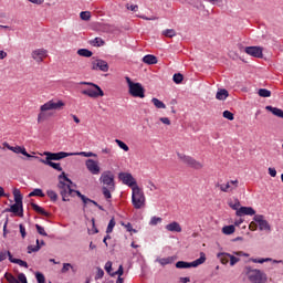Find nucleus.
<instances>
[{
  "label": "nucleus",
  "instance_id": "19",
  "mask_svg": "<svg viewBox=\"0 0 283 283\" xmlns=\"http://www.w3.org/2000/svg\"><path fill=\"white\" fill-rule=\"evenodd\" d=\"M39 163H42L43 165H46L48 167L55 169V171H63V167H61V163H54L53 160H50V159H39Z\"/></svg>",
  "mask_w": 283,
  "mask_h": 283
},
{
  "label": "nucleus",
  "instance_id": "38",
  "mask_svg": "<svg viewBox=\"0 0 283 283\" xmlns=\"http://www.w3.org/2000/svg\"><path fill=\"white\" fill-rule=\"evenodd\" d=\"M151 103L155 105V107L157 109H167V105L165 104V102H163L156 97L151 98Z\"/></svg>",
  "mask_w": 283,
  "mask_h": 283
},
{
  "label": "nucleus",
  "instance_id": "64",
  "mask_svg": "<svg viewBox=\"0 0 283 283\" xmlns=\"http://www.w3.org/2000/svg\"><path fill=\"white\" fill-rule=\"evenodd\" d=\"M57 178H59V180H62L63 182L70 181V177H67V174H65V171H62Z\"/></svg>",
  "mask_w": 283,
  "mask_h": 283
},
{
  "label": "nucleus",
  "instance_id": "60",
  "mask_svg": "<svg viewBox=\"0 0 283 283\" xmlns=\"http://www.w3.org/2000/svg\"><path fill=\"white\" fill-rule=\"evenodd\" d=\"M97 272L95 274V280H103V277L105 276V271L103 270V268H96Z\"/></svg>",
  "mask_w": 283,
  "mask_h": 283
},
{
  "label": "nucleus",
  "instance_id": "44",
  "mask_svg": "<svg viewBox=\"0 0 283 283\" xmlns=\"http://www.w3.org/2000/svg\"><path fill=\"white\" fill-rule=\"evenodd\" d=\"M10 256H13L12 252H10V250L0 251V262H3L4 260H9V262H10Z\"/></svg>",
  "mask_w": 283,
  "mask_h": 283
},
{
  "label": "nucleus",
  "instance_id": "6",
  "mask_svg": "<svg viewBox=\"0 0 283 283\" xmlns=\"http://www.w3.org/2000/svg\"><path fill=\"white\" fill-rule=\"evenodd\" d=\"M115 178L114 172L111 170H105L99 177V182H102V185H106V187H109L111 191H114V189H116Z\"/></svg>",
  "mask_w": 283,
  "mask_h": 283
},
{
  "label": "nucleus",
  "instance_id": "5",
  "mask_svg": "<svg viewBox=\"0 0 283 283\" xmlns=\"http://www.w3.org/2000/svg\"><path fill=\"white\" fill-rule=\"evenodd\" d=\"M132 205L134 209H143L145 207V192H143V189L135 188L132 190Z\"/></svg>",
  "mask_w": 283,
  "mask_h": 283
},
{
  "label": "nucleus",
  "instance_id": "21",
  "mask_svg": "<svg viewBox=\"0 0 283 283\" xmlns=\"http://www.w3.org/2000/svg\"><path fill=\"white\" fill-rule=\"evenodd\" d=\"M142 61L145 65H156L158 63V56L154 54H146L143 56Z\"/></svg>",
  "mask_w": 283,
  "mask_h": 283
},
{
  "label": "nucleus",
  "instance_id": "28",
  "mask_svg": "<svg viewBox=\"0 0 283 283\" xmlns=\"http://www.w3.org/2000/svg\"><path fill=\"white\" fill-rule=\"evenodd\" d=\"M77 198L82 201L83 209H87L90 207L92 199L88 198L87 196L83 195L82 192H77Z\"/></svg>",
  "mask_w": 283,
  "mask_h": 283
},
{
  "label": "nucleus",
  "instance_id": "35",
  "mask_svg": "<svg viewBox=\"0 0 283 283\" xmlns=\"http://www.w3.org/2000/svg\"><path fill=\"white\" fill-rule=\"evenodd\" d=\"M90 45H92L93 48H103V45H105V40L97 36L90 41Z\"/></svg>",
  "mask_w": 283,
  "mask_h": 283
},
{
  "label": "nucleus",
  "instance_id": "31",
  "mask_svg": "<svg viewBox=\"0 0 283 283\" xmlns=\"http://www.w3.org/2000/svg\"><path fill=\"white\" fill-rule=\"evenodd\" d=\"M227 255H230V253L229 252H219V253H217L218 260H220L221 264H223V265L229 264L230 256H227Z\"/></svg>",
  "mask_w": 283,
  "mask_h": 283
},
{
  "label": "nucleus",
  "instance_id": "34",
  "mask_svg": "<svg viewBox=\"0 0 283 283\" xmlns=\"http://www.w3.org/2000/svg\"><path fill=\"white\" fill-rule=\"evenodd\" d=\"M73 156H83L84 158H97L98 155L93 151H77V153H72Z\"/></svg>",
  "mask_w": 283,
  "mask_h": 283
},
{
  "label": "nucleus",
  "instance_id": "40",
  "mask_svg": "<svg viewBox=\"0 0 283 283\" xmlns=\"http://www.w3.org/2000/svg\"><path fill=\"white\" fill-rule=\"evenodd\" d=\"M228 205H229L230 209L235 211V213H238V211H240V207H242L240 203V199H235L234 203H233V201H230V202H228Z\"/></svg>",
  "mask_w": 283,
  "mask_h": 283
},
{
  "label": "nucleus",
  "instance_id": "59",
  "mask_svg": "<svg viewBox=\"0 0 283 283\" xmlns=\"http://www.w3.org/2000/svg\"><path fill=\"white\" fill-rule=\"evenodd\" d=\"M24 149H25L24 146L17 145V146H12L11 151H13V154H21L22 155Z\"/></svg>",
  "mask_w": 283,
  "mask_h": 283
},
{
  "label": "nucleus",
  "instance_id": "42",
  "mask_svg": "<svg viewBox=\"0 0 283 283\" xmlns=\"http://www.w3.org/2000/svg\"><path fill=\"white\" fill-rule=\"evenodd\" d=\"M114 227H116V219L114 217L111 218V220L108 221L107 228H106V233H113L114 231Z\"/></svg>",
  "mask_w": 283,
  "mask_h": 283
},
{
  "label": "nucleus",
  "instance_id": "13",
  "mask_svg": "<svg viewBox=\"0 0 283 283\" xmlns=\"http://www.w3.org/2000/svg\"><path fill=\"white\" fill-rule=\"evenodd\" d=\"M2 213H14L18 218H23V203H11L9 208H6Z\"/></svg>",
  "mask_w": 283,
  "mask_h": 283
},
{
  "label": "nucleus",
  "instance_id": "3",
  "mask_svg": "<svg viewBox=\"0 0 283 283\" xmlns=\"http://www.w3.org/2000/svg\"><path fill=\"white\" fill-rule=\"evenodd\" d=\"M205 262H207V254H205V252H200V256L198 259H196L192 262H188V261H177L175 263L176 269H198V266H200V264H205Z\"/></svg>",
  "mask_w": 283,
  "mask_h": 283
},
{
  "label": "nucleus",
  "instance_id": "53",
  "mask_svg": "<svg viewBox=\"0 0 283 283\" xmlns=\"http://www.w3.org/2000/svg\"><path fill=\"white\" fill-rule=\"evenodd\" d=\"M222 116L227 118V120H235V115L229 109L223 111Z\"/></svg>",
  "mask_w": 283,
  "mask_h": 283
},
{
  "label": "nucleus",
  "instance_id": "45",
  "mask_svg": "<svg viewBox=\"0 0 283 283\" xmlns=\"http://www.w3.org/2000/svg\"><path fill=\"white\" fill-rule=\"evenodd\" d=\"M104 271H106V273L112 277V275L114 274V268H113L112 261H107L105 263Z\"/></svg>",
  "mask_w": 283,
  "mask_h": 283
},
{
  "label": "nucleus",
  "instance_id": "37",
  "mask_svg": "<svg viewBox=\"0 0 283 283\" xmlns=\"http://www.w3.org/2000/svg\"><path fill=\"white\" fill-rule=\"evenodd\" d=\"M182 81H185V75L180 72H177L172 75V82L176 85H182Z\"/></svg>",
  "mask_w": 283,
  "mask_h": 283
},
{
  "label": "nucleus",
  "instance_id": "29",
  "mask_svg": "<svg viewBox=\"0 0 283 283\" xmlns=\"http://www.w3.org/2000/svg\"><path fill=\"white\" fill-rule=\"evenodd\" d=\"M29 198H45V192L41 188H34L29 195Z\"/></svg>",
  "mask_w": 283,
  "mask_h": 283
},
{
  "label": "nucleus",
  "instance_id": "50",
  "mask_svg": "<svg viewBox=\"0 0 283 283\" xmlns=\"http://www.w3.org/2000/svg\"><path fill=\"white\" fill-rule=\"evenodd\" d=\"M35 229L39 235H42L43 238H48V232L45 231V228H43V226L36 223Z\"/></svg>",
  "mask_w": 283,
  "mask_h": 283
},
{
  "label": "nucleus",
  "instance_id": "12",
  "mask_svg": "<svg viewBox=\"0 0 283 283\" xmlns=\"http://www.w3.org/2000/svg\"><path fill=\"white\" fill-rule=\"evenodd\" d=\"M44 156L46 160H63V158H70V156H74V154L66 151H44Z\"/></svg>",
  "mask_w": 283,
  "mask_h": 283
},
{
  "label": "nucleus",
  "instance_id": "33",
  "mask_svg": "<svg viewBox=\"0 0 283 283\" xmlns=\"http://www.w3.org/2000/svg\"><path fill=\"white\" fill-rule=\"evenodd\" d=\"M77 54L78 56H84V59H92L94 56V52L90 49H78Z\"/></svg>",
  "mask_w": 283,
  "mask_h": 283
},
{
  "label": "nucleus",
  "instance_id": "47",
  "mask_svg": "<svg viewBox=\"0 0 283 283\" xmlns=\"http://www.w3.org/2000/svg\"><path fill=\"white\" fill-rule=\"evenodd\" d=\"M22 156L25 157V160H39L41 159V157L35 156V155H30V153H28V150L24 148V150H22Z\"/></svg>",
  "mask_w": 283,
  "mask_h": 283
},
{
  "label": "nucleus",
  "instance_id": "49",
  "mask_svg": "<svg viewBox=\"0 0 283 283\" xmlns=\"http://www.w3.org/2000/svg\"><path fill=\"white\" fill-rule=\"evenodd\" d=\"M123 277V275H125V268L123 266V264H120L117 269V271L113 272L112 277Z\"/></svg>",
  "mask_w": 283,
  "mask_h": 283
},
{
  "label": "nucleus",
  "instance_id": "54",
  "mask_svg": "<svg viewBox=\"0 0 283 283\" xmlns=\"http://www.w3.org/2000/svg\"><path fill=\"white\" fill-rule=\"evenodd\" d=\"M227 258H230V266H235L238 262H240V258L233 255V254H226Z\"/></svg>",
  "mask_w": 283,
  "mask_h": 283
},
{
  "label": "nucleus",
  "instance_id": "43",
  "mask_svg": "<svg viewBox=\"0 0 283 283\" xmlns=\"http://www.w3.org/2000/svg\"><path fill=\"white\" fill-rule=\"evenodd\" d=\"M46 196L50 198L51 202H56L59 200V193L54 190H46Z\"/></svg>",
  "mask_w": 283,
  "mask_h": 283
},
{
  "label": "nucleus",
  "instance_id": "26",
  "mask_svg": "<svg viewBox=\"0 0 283 283\" xmlns=\"http://www.w3.org/2000/svg\"><path fill=\"white\" fill-rule=\"evenodd\" d=\"M43 56H48V50L45 49H38L32 52V57L34 60L40 59V61H43Z\"/></svg>",
  "mask_w": 283,
  "mask_h": 283
},
{
  "label": "nucleus",
  "instance_id": "62",
  "mask_svg": "<svg viewBox=\"0 0 283 283\" xmlns=\"http://www.w3.org/2000/svg\"><path fill=\"white\" fill-rule=\"evenodd\" d=\"M67 187H70V185L63 180H59L57 188L61 189V191H67Z\"/></svg>",
  "mask_w": 283,
  "mask_h": 283
},
{
  "label": "nucleus",
  "instance_id": "58",
  "mask_svg": "<svg viewBox=\"0 0 283 283\" xmlns=\"http://www.w3.org/2000/svg\"><path fill=\"white\" fill-rule=\"evenodd\" d=\"M220 188V191H223V193H229V190L231 189V185L228 181L227 184L218 185Z\"/></svg>",
  "mask_w": 283,
  "mask_h": 283
},
{
  "label": "nucleus",
  "instance_id": "48",
  "mask_svg": "<svg viewBox=\"0 0 283 283\" xmlns=\"http://www.w3.org/2000/svg\"><path fill=\"white\" fill-rule=\"evenodd\" d=\"M251 262H253L254 264H264V262H271L273 259L271 258H256V259H250Z\"/></svg>",
  "mask_w": 283,
  "mask_h": 283
},
{
  "label": "nucleus",
  "instance_id": "17",
  "mask_svg": "<svg viewBox=\"0 0 283 283\" xmlns=\"http://www.w3.org/2000/svg\"><path fill=\"white\" fill-rule=\"evenodd\" d=\"M255 213H256V211L253 207H251V206H241L239 208V210H237L235 216L238 218H243V216H254L255 217L256 216Z\"/></svg>",
  "mask_w": 283,
  "mask_h": 283
},
{
  "label": "nucleus",
  "instance_id": "20",
  "mask_svg": "<svg viewBox=\"0 0 283 283\" xmlns=\"http://www.w3.org/2000/svg\"><path fill=\"white\" fill-rule=\"evenodd\" d=\"M167 231L171 233H182V227L177 221H172L166 226Z\"/></svg>",
  "mask_w": 283,
  "mask_h": 283
},
{
  "label": "nucleus",
  "instance_id": "11",
  "mask_svg": "<svg viewBox=\"0 0 283 283\" xmlns=\"http://www.w3.org/2000/svg\"><path fill=\"white\" fill-rule=\"evenodd\" d=\"M92 67L93 71L109 72V64L107 61L98 57H93Z\"/></svg>",
  "mask_w": 283,
  "mask_h": 283
},
{
  "label": "nucleus",
  "instance_id": "14",
  "mask_svg": "<svg viewBox=\"0 0 283 283\" xmlns=\"http://www.w3.org/2000/svg\"><path fill=\"white\" fill-rule=\"evenodd\" d=\"M253 220L256 222L260 231H271V223L264 219V214H255Z\"/></svg>",
  "mask_w": 283,
  "mask_h": 283
},
{
  "label": "nucleus",
  "instance_id": "27",
  "mask_svg": "<svg viewBox=\"0 0 283 283\" xmlns=\"http://www.w3.org/2000/svg\"><path fill=\"white\" fill-rule=\"evenodd\" d=\"M11 264H18V266H22L23 269H29L30 265L28 264V261H23L22 259H17L13 256H10Z\"/></svg>",
  "mask_w": 283,
  "mask_h": 283
},
{
  "label": "nucleus",
  "instance_id": "56",
  "mask_svg": "<svg viewBox=\"0 0 283 283\" xmlns=\"http://www.w3.org/2000/svg\"><path fill=\"white\" fill-rule=\"evenodd\" d=\"M19 231L22 240H25V238H28V231L25 230V226L23 223L19 224Z\"/></svg>",
  "mask_w": 283,
  "mask_h": 283
},
{
  "label": "nucleus",
  "instance_id": "51",
  "mask_svg": "<svg viewBox=\"0 0 283 283\" xmlns=\"http://www.w3.org/2000/svg\"><path fill=\"white\" fill-rule=\"evenodd\" d=\"M115 143H116L117 147H119V149H123V151H129V146H127L125 144V142H123L120 139H115Z\"/></svg>",
  "mask_w": 283,
  "mask_h": 283
},
{
  "label": "nucleus",
  "instance_id": "46",
  "mask_svg": "<svg viewBox=\"0 0 283 283\" xmlns=\"http://www.w3.org/2000/svg\"><path fill=\"white\" fill-rule=\"evenodd\" d=\"M102 193H103L105 200H112V189L103 186L102 187Z\"/></svg>",
  "mask_w": 283,
  "mask_h": 283
},
{
  "label": "nucleus",
  "instance_id": "25",
  "mask_svg": "<svg viewBox=\"0 0 283 283\" xmlns=\"http://www.w3.org/2000/svg\"><path fill=\"white\" fill-rule=\"evenodd\" d=\"M175 260H178V255L161 258L158 259L157 262H159L161 266H167V264H174Z\"/></svg>",
  "mask_w": 283,
  "mask_h": 283
},
{
  "label": "nucleus",
  "instance_id": "4",
  "mask_svg": "<svg viewBox=\"0 0 283 283\" xmlns=\"http://www.w3.org/2000/svg\"><path fill=\"white\" fill-rule=\"evenodd\" d=\"M118 180L126 185V187H129L132 191L140 188V186H138V181L136 180V178H134V175H132V172L120 171L118 174Z\"/></svg>",
  "mask_w": 283,
  "mask_h": 283
},
{
  "label": "nucleus",
  "instance_id": "39",
  "mask_svg": "<svg viewBox=\"0 0 283 283\" xmlns=\"http://www.w3.org/2000/svg\"><path fill=\"white\" fill-rule=\"evenodd\" d=\"M41 251V247L35 243V245L29 244L27 247V253L32 255V253H39Z\"/></svg>",
  "mask_w": 283,
  "mask_h": 283
},
{
  "label": "nucleus",
  "instance_id": "57",
  "mask_svg": "<svg viewBox=\"0 0 283 283\" xmlns=\"http://www.w3.org/2000/svg\"><path fill=\"white\" fill-rule=\"evenodd\" d=\"M188 3L189 6H192V8H196V10H205V4L202 3V1L200 2L189 1Z\"/></svg>",
  "mask_w": 283,
  "mask_h": 283
},
{
  "label": "nucleus",
  "instance_id": "32",
  "mask_svg": "<svg viewBox=\"0 0 283 283\" xmlns=\"http://www.w3.org/2000/svg\"><path fill=\"white\" fill-rule=\"evenodd\" d=\"M48 111H43L42 106H40V113L38 114V123H43L44 120H48L50 116H52V113H45Z\"/></svg>",
  "mask_w": 283,
  "mask_h": 283
},
{
  "label": "nucleus",
  "instance_id": "8",
  "mask_svg": "<svg viewBox=\"0 0 283 283\" xmlns=\"http://www.w3.org/2000/svg\"><path fill=\"white\" fill-rule=\"evenodd\" d=\"M177 156L179 160H181L188 167H191V169H202V164L196 160L193 157L180 153H177Z\"/></svg>",
  "mask_w": 283,
  "mask_h": 283
},
{
  "label": "nucleus",
  "instance_id": "10",
  "mask_svg": "<svg viewBox=\"0 0 283 283\" xmlns=\"http://www.w3.org/2000/svg\"><path fill=\"white\" fill-rule=\"evenodd\" d=\"M244 52L249 56H253V59H264V48L260 45L245 46Z\"/></svg>",
  "mask_w": 283,
  "mask_h": 283
},
{
  "label": "nucleus",
  "instance_id": "36",
  "mask_svg": "<svg viewBox=\"0 0 283 283\" xmlns=\"http://www.w3.org/2000/svg\"><path fill=\"white\" fill-rule=\"evenodd\" d=\"M221 231L223 235H233V233H235V226L233 224L224 226Z\"/></svg>",
  "mask_w": 283,
  "mask_h": 283
},
{
  "label": "nucleus",
  "instance_id": "2",
  "mask_svg": "<svg viewBox=\"0 0 283 283\" xmlns=\"http://www.w3.org/2000/svg\"><path fill=\"white\" fill-rule=\"evenodd\" d=\"M125 81L127 83L129 96H133V98H145L146 90L140 82H133L129 76H125Z\"/></svg>",
  "mask_w": 283,
  "mask_h": 283
},
{
  "label": "nucleus",
  "instance_id": "7",
  "mask_svg": "<svg viewBox=\"0 0 283 283\" xmlns=\"http://www.w3.org/2000/svg\"><path fill=\"white\" fill-rule=\"evenodd\" d=\"M65 107V102L63 99H50L42 105V112H61Z\"/></svg>",
  "mask_w": 283,
  "mask_h": 283
},
{
  "label": "nucleus",
  "instance_id": "18",
  "mask_svg": "<svg viewBox=\"0 0 283 283\" xmlns=\"http://www.w3.org/2000/svg\"><path fill=\"white\" fill-rule=\"evenodd\" d=\"M4 277L8 280L9 283H28V276H25L23 272L19 273L18 277L6 272Z\"/></svg>",
  "mask_w": 283,
  "mask_h": 283
},
{
  "label": "nucleus",
  "instance_id": "16",
  "mask_svg": "<svg viewBox=\"0 0 283 283\" xmlns=\"http://www.w3.org/2000/svg\"><path fill=\"white\" fill-rule=\"evenodd\" d=\"M85 166L86 169H88L90 172L93 174V176H98V174H101V166H98V161L88 158L85 161Z\"/></svg>",
  "mask_w": 283,
  "mask_h": 283
},
{
  "label": "nucleus",
  "instance_id": "52",
  "mask_svg": "<svg viewBox=\"0 0 283 283\" xmlns=\"http://www.w3.org/2000/svg\"><path fill=\"white\" fill-rule=\"evenodd\" d=\"M80 19L82 21H90V19H92V12H90V11H81Z\"/></svg>",
  "mask_w": 283,
  "mask_h": 283
},
{
  "label": "nucleus",
  "instance_id": "15",
  "mask_svg": "<svg viewBox=\"0 0 283 283\" xmlns=\"http://www.w3.org/2000/svg\"><path fill=\"white\" fill-rule=\"evenodd\" d=\"M78 192H81V190L73 189L72 186H67L66 190H60V196H62V202H70V198H65V196L76 198V196L78 197Z\"/></svg>",
  "mask_w": 283,
  "mask_h": 283
},
{
  "label": "nucleus",
  "instance_id": "23",
  "mask_svg": "<svg viewBox=\"0 0 283 283\" xmlns=\"http://www.w3.org/2000/svg\"><path fill=\"white\" fill-rule=\"evenodd\" d=\"M265 109H266V112H270L271 114H273V116H276L277 118H282V116H283L282 108H277L275 106L268 105V106H265Z\"/></svg>",
  "mask_w": 283,
  "mask_h": 283
},
{
  "label": "nucleus",
  "instance_id": "41",
  "mask_svg": "<svg viewBox=\"0 0 283 283\" xmlns=\"http://www.w3.org/2000/svg\"><path fill=\"white\" fill-rule=\"evenodd\" d=\"M258 94L261 98H271V91L268 88H259Z\"/></svg>",
  "mask_w": 283,
  "mask_h": 283
},
{
  "label": "nucleus",
  "instance_id": "9",
  "mask_svg": "<svg viewBox=\"0 0 283 283\" xmlns=\"http://www.w3.org/2000/svg\"><path fill=\"white\" fill-rule=\"evenodd\" d=\"M81 94L90 98H101L105 96V92L98 85H94L93 88L82 90Z\"/></svg>",
  "mask_w": 283,
  "mask_h": 283
},
{
  "label": "nucleus",
  "instance_id": "30",
  "mask_svg": "<svg viewBox=\"0 0 283 283\" xmlns=\"http://www.w3.org/2000/svg\"><path fill=\"white\" fill-rule=\"evenodd\" d=\"M13 198L15 203L23 205V193L19 188L13 189Z\"/></svg>",
  "mask_w": 283,
  "mask_h": 283
},
{
  "label": "nucleus",
  "instance_id": "24",
  "mask_svg": "<svg viewBox=\"0 0 283 283\" xmlns=\"http://www.w3.org/2000/svg\"><path fill=\"white\" fill-rule=\"evenodd\" d=\"M216 98L217 101H227V98H229V91L227 88H219Z\"/></svg>",
  "mask_w": 283,
  "mask_h": 283
},
{
  "label": "nucleus",
  "instance_id": "61",
  "mask_svg": "<svg viewBox=\"0 0 283 283\" xmlns=\"http://www.w3.org/2000/svg\"><path fill=\"white\" fill-rule=\"evenodd\" d=\"M158 222H163V218L160 217H151L149 224L150 227H156V224H158Z\"/></svg>",
  "mask_w": 283,
  "mask_h": 283
},
{
  "label": "nucleus",
  "instance_id": "22",
  "mask_svg": "<svg viewBox=\"0 0 283 283\" xmlns=\"http://www.w3.org/2000/svg\"><path fill=\"white\" fill-rule=\"evenodd\" d=\"M31 207L35 213L44 216L45 218H50V212H48V210H45L43 207L39 206V203L31 202Z\"/></svg>",
  "mask_w": 283,
  "mask_h": 283
},
{
  "label": "nucleus",
  "instance_id": "1",
  "mask_svg": "<svg viewBox=\"0 0 283 283\" xmlns=\"http://www.w3.org/2000/svg\"><path fill=\"white\" fill-rule=\"evenodd\" d=\"M244 274L247 275L249 282L253 283H268L269 276L262 270L253 269L249 265L244 268Z\"/></svg>",
  "mask_w": 283,
  "mask_h": 283
},
{
  "label": "nucleus",
  "instance_id": "55",
  "mask_svg": "<svg viewBox=\"0 0 283 283\" xmlns=\"http://www.w3.org/2000/svg\"><path fill=\"white\" fill-rule=\"evenodd\" d=\"M164 36H167L168 39H174L176 36V30L174 29H166L163 31Z\"/></svg>",
  "mask_w": 283,
  "mask_h": 283
},
{
  "label": "nucleus",
  "instance_id": "63",
  "mask_svg": "<svg viewBox=\"0 0 283 283\" xmlns=\"http://www.w3.org/2000/svg\"><path fill=\"white\" fill-rule=\"evenodd\" d=\"M70 269H73L72 263H63L61 273H67V271H70Z\"/></svg>",
  "mask_w": 283,
  "mask_h": 283
}]
</instances>
